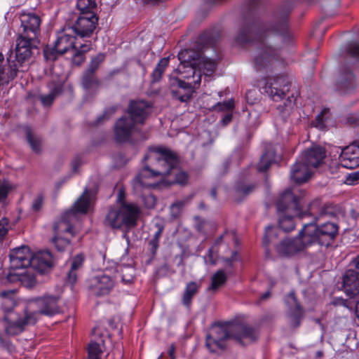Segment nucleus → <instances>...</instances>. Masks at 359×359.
<instances>
[{
    "label": "nucleus",
    "instance_id": "obj_1",
    "mask_svg": "<svg viewBox=\"0 0 359 359\" xmlns=\"http://www.w3.org/2000/svg\"><path fill=\"white\" fill-rule=\"evenodd\" d=\"M294 6V0H285L270 20L241 27L235 36V41L240 44H264L271 39L280 36L286 44L297 43L296 35L287 31L289 16Z\"/></svg>",
    "mask_w": 359,
    "mask_h": 359
},
{
    "label": "nucleus",
    "instance_id": "obj_2",
    "mask_svg": "<svg viewBox=\"0 0 359 359\" xmlns=\"http://www.w3.org/2000/svg\"><path fill=\"white\" fill-rule=\"evenodd\" d=\"M150 160L153 168L145 165L133 180V186L135 191L142 188L153 187L148 180L156 176H167L178 164V158L175 153L166 148H151L143 161Z\"/></svg>",
    "mask_w": 359,
    "mask_h": 359
},
{
    "label": "nucleus",
    "instance_id": "obj_3",
    "mask_svg": "<svg viewBox=\"0 0 359 359\" xmlns=\"http://www.w3.org/2000/svg\"><path fill=\"white\" fill-rule=\"evenodd\" d=\"M58 300L59 297L55 295H44L36 298L34 301L39 309L38 312L26 314L23 318H20L15 312H8L5 317V320L8 321L6 332L8 335L18 334L24 330V327L26 325L36 323L37 315L42 314L50 316L60 313Z\"/></svg>",
    "mask_w": 359,
    "mask_h": 359
},
{
    "label": "nucleus",
    "instance_id": "obj_4",
    "mask_svg": "<svg viewBox=\"0 0 359 359\" xmlns=\"http://www.w3.org/2000/svg\"><path fill=\"white\" fill-rule=\"evenodd\" d=\"M90 206V199L88 195V189L86 188L83 194L74 203L72 209L67 210L61 217V219L54 224L55 236L53 241L58 251H64L69 245V238L63 237L64 233H68L74 237L76 232L74 230L73 225L79 219V214H86Z\"/></svg>",
    "mask_w": 359,
    "mask_h": 359
},
{
    "label": "nucleus",
    "instance_id": "obj_5",
    "mask_svg": "<svg viewBox=\"0 0 359 359\" xmlns=\"http://www.w3.org/2000/svg\"><path fill=\"white\" fill-rule=\"evenodd\" d=\"M150 105L145 101L130 102L128 116L121 117L114 126L115 139L118 142L128 141L132 135L140 130L139 126L143 125L148 114Z\"/></svg>",
    "mask_w": 359,
    "mask_h": 359
},
{
    "label": "nucleus",
    "instance_id": "obj_6",
    "mask_svg": "<svg viewBox=\"0 0 359 359\" xmlns=\"http://www.w3.org/2000/svg\"><path fill=\"white\" fill-rule=\"evenodd\" d=\"M278 226L284 231H291L295 228L294 218H302L307 213L303 212L301 197L294 196L290 189H287L276 203Z\"/></svg>",
    "mask_w": 359,
    "mask_h": 359
},
{
    "label": "nucleus",
    "instance_id": "obj_7",
    "mask_svg": "<svg viewBox=\"0 0 359 359\" xmlns=\"http://www.w3.org/2000/svg\"><path fill=\"white\" fill-rule=\"evenodd\" d=\"M263 93L266 94L274 102L283 101V104L277 106L280 114H289L294 103V97H284L289 91L288 78L285 74L276 75L273 77H266L264 79L262 86Z\"/></svg>",
    "mask_w": 359,
    "mask_h": 359
},
{
    "label": "nucleus",
    "instance_id": "obj_8",
    "mask_svg": "<svg viewBox=\"0 0 359 359\" xmlns=\"http://www.w3.org/2000/svg\"><path fill=\"white\" fill-rule=\"evenodd\" d=\"M134 269L130 266H118L113 277L108 274L94 276L88 280V287L92 294L96 296L108 294L113 289L115 283L119 280L124 283H130Z\"/></svg>",
    "mask_w": 359,
    "mask_h": 359
},
{
    "label": "nucleus",
    "instance_id": "obj_9",
    "mask_svg": "<svg viewBox=\"0 0 359 359\" xmlns=\"http://www.w3.org/2000/svg\"><path fill=\"white\" fill-rule=\"evenodd\" d=\"M140 214V208L133 203H123L119 208H110L104 224L114 229L125 227L128 229L137 225Z\"/></svg>",
    "mask_w": 359,
    "mask_h": 359
},
{
    "label": "nucleus",
    "instance_id": "obj_10",
    "mask_svg": "<svg viewBox=\"0 0 359 359\" xmlns=\"http://www.w3.org/2000/svg\"><path fill=\"white\" fill-rule=\"evenodd\" d=\"M303 229L307 237L306 242L311 245L318 243L321 245L328 246L335 239L339 232V226L334 222H326L320 225L311 222L304 224Z\"/></svg>",
    "mask_w": 359,
    "mask_h": 359
},
{
    "label": "nucleus",
    "instance_id": "obj_11",
    "mask_svg": "<svg viewBox=\"0 0 359 359\" xmlns=\"http://www.w3.org/2000/svg\"><path fill=\"white\" fill-rule=\"evenodd\" d=\"M22 31L16 39V45H35L39 43L38 35L41 19L31 12H22L20 16Z\"/></svg>",
    "mask_w": 359,
    "mask_h": 359
},
{
    "label": "nucleus",
    "instance_id": "obj_12",
    "mask_svg": "<svg viewBox=\"0 0 359 359\" xmlns=\"http://www.w3.org/2000/svg\"><path fill=\"white\" fill-rule=\"evenodd\" d=\"M253 64L257 72L266 74L284 67V62L273 54L271 46H259L254 55Z\"/></svg>",
    "mask_w": 359,
    "mask_h": 359
},
{
    "label": "nucleus",
    "instance_id": "obj_13",
    "mask_svg": "<svg viewBox=\"0 0 359 359\" xmlns=\"http://www.w3.org/2000/svg\"><path fill=\"white\" fill-rule=\"evenodd\" d=\"M231 337L228 324L213 325L205 337V346L211 353H219L226 348V341Z\"/></svg>",
    "mask_w": 359,
    "mask_h": 359
},
{
    "label": "nucleus",
    "instance_id": "obj_14",
    "mask_svg": "<svg viewBox=\"0 0 359 359\" xmlns=\"http://www.w3.org/2000/svg\"><path fill=\"white\" fill-rule=\"evenodd\" d=\"M227 324L231 337L241 345H248L259 338V332L255 327L238 320L229 322Z\"/></svg>",
    "mask_w": 359,
    "mask_h": 359
},
{
    "label": "nucleus",
    "instance_id": "obj_15",
    "mask_svg": "<svg viewBox=\"0 0 359 359\" xmlns=\"http://www.w3.org/2000/svg\"><path fill=\"white\" fill-rule=\"evenodd\" d=\"M307 237L302 229L297 237L293 238H285L283 240L276 248V250L280 255L292 256L303 250L304 249L311 246L310 243H307Z\"/></svg>",
    "mask_w": 359,
    "mask_h": 359
},
{
    "label": "nucleus",
    "instance_id": "obj_16",
    "mask_svg": "<svg viewBox=\"0 0 359 359\" xmlns=\"http://www.w3.org/2000/svg\"><path fill=\"white\" fill-rule=\"evenodd\" d=\"M169 83L173 97L181 102H188L197 87L192 83L185 82L175 75L170 76Z\"/></svg>",
    "mask_w": 359,
    "mask_h": 359
},
{
    "label": "nucleus",
    "instance_id": "obj_17",
    "mask_svg": "<svg viewBox=\"0 0 359 359\" xmlns=\"http://www.w3.org/2000/svg\"><path fill=\"white\" fill-rule=\"evenodd\" d=\"M32 256L27 246L22 245L11 250L9 253L11 269L17 270L30 267Z\"/></svg>",
    "mask_w": 359,
    "mask_h": 359
},
{
    "label": "nucleus",
    "instance_id": "obj_18",
    "mask_svg": "<svg viewBox=\"0 0 359 359\" xmlns=\"http://www.w3.org/2000/svg\"><path fill=\"white\" fill-rule=\"evenodd\" d=\"M80 15L76 24L72 27L76 32V36L81 38L90 36L97 24L98 18L95 13H86Z\"/></svg>",
    "mask_w": 359,
    "mask_h": 359
},
{
    "label": "nucleus",
    "instance_id": "obj_19",
    "mask_svg": "<svg viewBox=\"0 0 359 359\" xmlns=\"http://www.w3.org/2000/svg\"><path fill=\"white\" fill-rule=\"evenodd\" d=\"M340 212L339 208L332 203L320 204V201H313L309 205V214L313 215L315 222L325 218L336 217Z\"/></svg>",
    "mask_w": 359,
    "mask_h": 359
},
{
    "label": "nucleus",
    "instance_id": "obj_20",
    "mask_svg": "<svg viewBox=\"0 0 359 359\" xmlns=\"http://www.w3.org/2000/svg\"><path fill=\"white\" fill-rule=\"evenodd\" d=\"M67 52L72 53L74 64L79 65L83 62V53L78 50L76 46H65L62 49H58V46H45L43 48V55L46 60H55Z\"/></svg>",
    "mask_w": 359,
    "mask_h": 359
},
{
    "label": "nucleus",
    "instance_id": "obj_21",
    "mask_svg": "<svg viewBox=\"0 0 359 359\" xmlns=\"http://www.w3.org/2000/svg\"><path fill=\"white\" fill-rule=\"evenodd\" d=\"M342 290L350 297L359 294V274L358 271L348 269L342 276Z\"/></svg>",
    "mask_w": 359,
    "mask_h": 359
},
{
    "label": "nucleus",
    "instance_id": "obj_22",
    "mask_svg": "<svg viewBox=\"0 0 359 359\" xmlns=\"http://www.w3.org/2000/svg\"><path fill=\"white\" fill-rule=\"evenodd\" d=\"M325 156L326 151L323 147L314 145L306 149L299 157L311 168H316L323 162Z\"/></svg>",
    "mask_w": 359,
    "mask_h": 359
},
{
    "label": "nucleus",
    "instance_id": "obj_23",
    "mask_svg": "<svg viewBox=\"0 0 359 359\" xmlns=\"http://www.w3.org/2000/svg\"><path fill=\"white\" fill-rule=\"evenodd\" d=\"M343 167L353 169L359 166V146L351 144L341 150L339 156Z\"/></svg>",
    "mask_w": 359,
    "mask_h": 359
},
{
    "label": "nucleus",
    "instance_id": "obj_24",
    "mask_svg": "<svg viewBox=\"0 0 359 359\" xmlns=\"http://www.w3.org/2000/svg\"><path fill=\"white\" fill-rule=\"evenodd\" d=\"M53 266V257L48 251H41L33 255L30 267L41 273L48 272Z\"/></svg>",
    "mask_w": 359,
    "mask_h": 359
},
{
    "label": "nucleus",
    "instance_id": "obj_25",
    "mask_svg": "<svg viewBox=\"0 0 359 359\" xmlns=\"http://www.w3.org/2000/svg\"><path fill=\"white\" fill-rule=\"evenodd\" d=\"M311 167L306 163H304L299 157L297 162L292 166L290 178L297 184L306 182L312 175Z\"/></svg>",
    "mask_w": 359,
    "mask_h": 359
},
{
    "label": "nucleus",
    "instance_id": "obj_26",
    "mask_svg": "<svg viewBox=\"0 0 359 359\" xmlns=\"http://www.w3.org/2000/svg\"><path fill=\"white\" fill-rule=\"evenodd\" d=\"M285 301L290 306L291 323L294 327H297L300 325L303 316V309L298 303L294 292L289 293Z\"/></svg>",
    "mask_w": 359,
    "mask_h": 359
},
{
    "label": "nucleus",
    "instance_id": "obj_27",
    "mask_svg": "<svg viewBox=\"0 0 359 359\" xmlns=\"http://www.w3.org/2000/svg\"><path fill=\"white\" fill-rule=\"evenodd\" d=\"M176 72L180 74V77L179 78L182 80V79H189L193 78L194 80L191 82L193 85L198 86L201 83V74H198L196 65L180 64Z\"/></svg>",
    "mask_w": 359,
    "mask_h": 359
},
{
    "label": "nucleus",
    "instance_id": "obj_28",
    "mask_svg": "<svg viewBox=\"0 0 359 359\" xmlns=\"http://www.w3.org/2000/svg\"><path fill=\"white\" fill-rule=\"evenodd\" d=\"M201 47L193 46L180 51L178 59L180 61V64L197 65L202 55Z\"/></svg>",
    "mask_w": 359,
    "mask_h": 359
},
{
    "label": "nucleus",
    "instance_id": "obj_29",
    "mask_svg": "<svg viewBox=\"0 0 359 359\" xmlns=\"http://www.w3.org/2000/svg\"><path fill=\"white\" fill-rule=\"evenodd\" d=\"M8 278L10 281L18 280L23 286L27 288H32L36 285V278L34 275L28 271L21 273L10 272Z\"/></svg>",
    "mask_w": 359,
    "mask_h": 359
},
{
    "label": "nucleus",
    "instance_id": "obj_30",
    "mask_svg": "<svg viewBox=\"0 0 359 359\" xmlns=\"http://www.w3.org/2000/svg\"><path fill=\"white\" fill-rule=\"evenodd\" d=\"M201 287V283L196 281L189 282L184 290L182 303L186 307H189L193 297L198 292Z\"/></svg>",
    "mask_w": 359,
    "mask_h": 359
},
{
    "label": "nucleus",
    "instance_id": "obj_31",
    "mask_svg": "<svg viewBox=\"0 0 359 359\" xmlns=\"http://www.w3.org/2000/svg\"><path fill=\"white\" fill-rule=\"evenodd\" d=\"M76 32L73 27H67L57 33L54 45H75Z\"/></svg>",
    "mask_w": 359,
    "mask_h": 359
},
{
    "label": "nucleus",
    "instance_id": "obj_32",
    "mask_svg": "<svg viewBox=\"0 0 359 359\" xmlns=\"http://www.w3.org/2000/svg\"><path fill=\"white\" fill-rule=\"evenodd\" d=\"M84 256L82 254L75 256L71 262V267L67 273V281L74 285L77 280L78 271L83 266Z\"/></svg>",
    "mask_w": 359,
    "mask_h": 359
},
{
    "label": "nucleus",
    "instance_id": "obj_33",
    "mask_svg": "<svg viewBox=\"0 0 359 359\" xmlns=\"http://www.w3.org/2000/svg\"><path fill=\"white\" fill-rule=\"evenodd\" d=\"M50 93L46 95H41L40 100L44 106L50 105L57 95L62 92V86L59 82L53 81L48 83Z\"/></svg>",
    "mask_w": 359,
    "mask_h": 359
},
{
    "label": "nucleus",
    "instance_id": "obj_34",
    "mask_svg": "<svg viewBox=\"0 0 359 359\" xmlns=\"http://www.w3.org/2000/svg\"><path fill=\"white\" fill-rule=\"evenodd\" d=\"M196 66L198 74L205 76H211L216 69V62L214 60L201 55Z\"/></svg>",
    "mask_w": 359,
    "mask_h": 359
},
{
    "label": "nucleus",
    "instance_id": "obj_35",
    "mask_svg": "<svg viewBox=\"0 0 359 359\" xmlns=\"http://www.w3.org/2000/svg\"><path fill=\"white\" fill-rule=\"evenodd\" d=\"M219 35L213 31H205L200 34L196 41V45H214L219 41Z\"/></svg>",
    "mask_w": 359,
    "mask_h": 359
},
{
    "label": "nucleus",
    "instance_id": "obj_36",
    "mask_svg": "<svg viewBox=\"0 0 359 359\" xmlns=\"http://www.w3.org/2000/svg\"><path fill=\"white\" fill-rule=\"evenodd\" d=\"M276 161L275 153L273 151H267L261 157L257 164V170L259 172H265L271 165Z\"/></svg>",
    "mask_w": 359,
    "mask_h": 359
},
{
    "label": "nucleus",
    "instance_id": "obj_37",
    "mask_svg": "<svg viewBox=\"0 0 359 359\" xmlns=\"http://www.w3.org/2000/svg\"><path fill=\"white\" fill-rule=\"evenodd\" d=\"M25 133L27 140L32 150L36 153L40 152L42 142L41 138L39 136L34 135L29 127L25 128Z\"/></svg>",
    "mask_w": 359,
    "mask_h": 359
},
{
    "label": "nucleus",
    "instance_id": "obj_38",
    "mask_svg": "<svg viewBox=\"0 0 359 359\" xmlns=\"http://www.w3.org/2000/svg\"><path fill=\"white\" fill-rule=\"evenodd\" d=\"M227 280V276L224 270L217 271L212 277L211 285L208 290H216L217 288L223 285Z\"/></svg>",
    "mask_w": 359,
    "mask_h": 359
},
{
    "label": "nucleus",
    "instance_id": "obj_39",
    "mask_svg": "<svg viewBox=\"0 0 359 359\" xmlns=\"http://www.w3.org/2000/svg\"><path fill=\"white\" fill-rule=\"evenodd\" d=\"M169 64V57H163L161 58L158 64L156 65L155 69H154L151 77L153 82H158L162 77L163 74L164 73L166 67Z\"/></svg>",
    "mask_w": 359,
    "mask_h": 359
},
{
    "label": "nucleus",
    "instance_id": "obj_40",
    "mask_svg": "<svg viewBox=\"0 0 359 359\" xmlns=\"http://www.w3.org/2000/svg\"><path fill=\"white\" fill-rule=\"evenodd\" d=\"M326 31V27L323 26L321 22L316 24L310 34V43H321V40Z\"/></svg>",
    "mask_w": 359,
    "mask_h": 359
},
{
    "label": "nucleus",
    "instance_id": "obj_41",
    "mask_svg": "<svg viewBox=\"0 0 359 359\" xmlns=\"http://www.w3.org/2000/svg\"><path fill=\"white\" fill-rule=\"evenodd\" d=\"M76 6L80 15H86V13H95L97 4L95 0H77Z\"/></svg>",
    "mask_w": 359,
    "mask_h": 359
},
{
    "label": "nucleus",
    "instance_id": "obj_42",
    "mask_svg": "<svg viewBox=\"0 0 359 359\" xmlns=\"http://www.w3.org/2000/svg\"><path fill=\"white\" fill-rule=\"evenodd\" d=\"M104 351V344L91 341L88 348V359H100Z\"/></svg>",
    "mask_w": 359,
    "mask_h": 359
},
{
    "label": "nucleus",
    "instance_id": "obj_43",
    "mask_svg": "<svg viewBox=\"0 0 359 359\" xmlns=\"http://www.w3.org/2000/svg\"><path fill=\"white\" fill-rule=\"evenodd\" d=\"M32 46H15V59L18 62L22 63L28 60L32 55Z\"/></svg>",
    "mask_w": 359,
    "mask_h": 359
},
{
    "label": "nucleus",
    "instance_id": "obj_44",
    "mask_svg": "<svg viewBox=\"0 0 359 359\" xmlns=\"http://www.w3.org/2000/svg\"><path fill=\"white\" fill-rule=\"evenodd\" d=\"M94 72L86 70L83 76L82 86L83 87L88 90L94 86H98L100 84L99 81L95 78Z\"/></svg>",
    "mask_w": 359,
    "mask_h": 359
},
{
    "label": "nucleus",
    "instance_id": "obj_45",
    "mask_svg": "<svg viewBox=\"0 0 359 359\" xmlns=\"http://www.w3.org/2000/svg\"><path fill=\"white\" fill-rule=\"evenodd\" d=\"M13 294V290H6V291H2L1 292H0V297H1L3 298H6L5 302L3 303V304H7L11 306V308H8V309H6L4 307L5 316H6V314H8V312H10V311L14 312L13 311V299L9 297V296ZM6 316H4V318ZM4 321L6 323V325H5V328H6V326L8 325V321H6L5 319H4Z\"/></svg>",
    "mask_w": 359,
    "mask_h": 359
},
{
    "label": "nucleus",
    "instance_id": "obj_46",
    "mask_svg": "<svg viewBox=\"0 0 359 359\" xmlns=\"http://www.w3.org/2000/svg\"><path fill=\"white\" fill-rule=\"evenodd\" d=\"M277 229L273 226L266 227L265 235L263 238V244L268 246L270 243L273 242V238L277 236Z\"/></svg>",
    "mask_w": 359,
    "mask_h": 359
},
{
    "label": "nucleus",
    "instance_id": "obj_47",
    "mask_svg": "<svg viewBox=\"0 0 359 359\" xmlns=\"http://www.w3.org/2000/svg\"><path fill=\"white\" fill-rule=\"evenodd\" d=\"M105 54L99 53L95 57L92 58L89 67L87 70L91 72H95L100 65L104 60Z\"/></svg>",
    "mask_w": 359,
    "mask_h": 359
},
{
    "label": "nucleus",
    "instance_id": "obj_48",
    "mask_svg": "<svg viewBox=\"0 0 359 359\" xmlns=\"http://www.w3.org/2000/svg\"><path fill=\"white\" fill-rule=\"evenodd\" d=\"M341 38L342 41H346V45H359V34L348 32L343 34Z\"/></svg>",
    "mask_w": 359,
    "mask_h": 359
},
{
    "label": "nucleus",
    "instance_id": "obj_49",
    "mask_svg": "<svg viewBox=\"0 0 359 359\" xmlns=\"http://www.w3.org/2000/svg\"><path fill=\"white\" fill-rule=\"evenodd\" d=\"M234 104L232 100L225 101L223 102H217L212 107L213 110L217 111H226L233 109Z\"/></svg>",
    "mask_w": 359,
    "mask_h": 359
},
{
    "label": "nucleus",
    "instance_id": "obj_50",
    "mask_svg": "<svg viewBox=\"0 0 359 359\" xmlns=\"http://www.w3.org/2000/svg\"><path fill=\"white\" fill-rule=\"evenodd\" d=\"M186 203L184 201H178L170 206V210L172 216L174 217H177L179 216L181 210L185 206Z\"/></svg>",
    "mask_w": 359,
    "mask_h": 359
},
{
    "label": "nucleus",
    "instance_id": "obj_51",
    "mask_svg": "<svg viewBox=\"0 0 359 359\" xmlns=\"http://www.w3.org/2000/svg\"><path fill=\"white\" fill-rule=\"evenodd\" d=\"M255 189L253 184H239L237 186L236 192L238 195L246 196L251 193Z\"/></svg>",
    "mask_w": 359,
    "mask_h": 359
},
{
    "label": "nucleus",
    "instance_id": "obj_52",
    "mask_svg": "<svg viewBox=\"0 0 359 359\" xmlns=\"http://www.w3.org/2000/svg\"><path fill=\"white\" fill-rule=\"evenodd\" d=\"M11 59V55H10L7 58V60L8 62H10ZM18 72V67L16 65V64H15L14 62H13L12 64L9 63V68H8V71L7 72L8 79V80L14 79L17 76Z\"/></svg>",
    "mask_w": 359,
    "mask_h": 359
},
{
    "label": "nucleus",
    "instance_id": "obj_53",
    "mask_svg": "<svg viewBox=\"0 0 359 359\" xmlns=\"http://www.w3.org/2000/svg\"><path fill=\"white\" fill-rule=\"evenodd\" d=\"M142 201L147 208H153L156 205V198L150 194H144L142 196Z\"/></svg>",
    "mask_w": 359,
    "mask_h": 359
},
{
    "label": "nucleus",
    "instance_id": "obj_54",
    "mask_svg": "<svg viewBox=\"0 0 359 359\" xmlns=\"http://www.w3.org/2000/svg\"><path fill=\"white\" fill-rule=\"evenodd\" d=\"M332 304L334 306H341L347 308L350 311L353 309V305L347 299H344L342 297H335L333 299Z\"/></svg>",
    "mask_w": 359,
    "mask_h": 359
},
{
    "label": "nucleus",
    "instance_id": "obj_55",
    "mask_svg": "<svg viewBox=\"0 0 359 359\" xmlns=\"http://www.w3.org/2000/svg\"><path fill=\"white\" fill-rule=\"evenodd\" d=\"M152 38V36L151 34H149L148 33H146L145 32H142L139 34L137 37L135 39V43H146L147 44H150L153 43V41L151 40Z\"/></svg>",
    "mask_w": 359,
    "mask_h": 359
},
{
    "label": "nucleus",
    "instance_id": "obj_56",
    "mask_svg": "<svg viewBox=\"0 0 359 359\" xmlns=\"http://www.w3.org/2000/svg\"><path fill=\"white\" fill-rule=\"evenodd\" d=\"M8 219L6 217L0 220V240H3L4 236L8 233Z\"/></svg>",
    "mask_w": 359,
    "mask_h": 359
},
{
    "label": "nucleus",
    "instance_id": "obj_57",
    "mask_svg": "<svg viewBox=\"0 0 359 359\" xmlns=\"http://www.w3.org/2000/svg\"><path fill=\"white\" fill-rule=\"evenodd\" d=\"M158 248H159L158 241L151 239L149 241L148 250L149 251L152 258H154L156 256Z\"/></svg>",
    "mask_w": 359,
    "mask_h": 359
},
{
    "label": "nucleus",
    "instance_id": "obj_58",
    "mask_svg": "<svg viewBox=\"0 0 359 359\" xmlns=\"http://www.w3.org/2000/svg\"><path fill=\"white\" fill-rule=\"evenodd\" d=\"M155 228L156 229V231L154 232V236L151 238L152 240L158 241L160 240V238L164 231V224L163 222H156L154 225Z\"/></svg>",
    "mask_w": 359,
    "mask_h": 359
},
{
    "label": "nucleus",
    "instance_id": "obj_59",
    "mask_svg": "<svg viewBox=\"0 0 359 359\" xmlns=\"http://www.w3.org/2000/svg\"><path fill=\"white\" fill-rule=\"evenodd\" d=\"M43 204V198L42 196L39 195L36 197L34 200L32 205V208L34 211H39L41 209Z\"/></svg>",
    "mask_w": 359,
    "mask_h": 359
},
{
    "label": "nucleus",
    "instance_id": "obj_60",
    "mask_svg": "<svg viewBox=\"0 0 359 359\" xmlns=\"http://www.w3.org/2000/svg\"><path fill=\"white\" fill-rule=\"evenodd\" d=\"M10 187L8 184H4L0 186V202H3L7 198Z\"/></svg>",
    "mask_w": 359,
    "mask_h": 359
},
{
    "label": "nucleus",
    "instance_id": "obj_61",
    "mask_svg": "<svg viewBox=\"0 0 359 359\" xmlns=\"http://www.w3.org/2000/svg\"><path fill=\"white\" fill-rule=\"evenodd\" d=\"M188 175L184 172H180L175 176V182L180 184H184L187 182Z\"/></svg>",
    "mask_w": 359,
    "mask_h": 359
},
{
    "label": "nucleus",
    "instance_id": "obj_62",
    "mask_svg": "<svg viewBox=\"0 0 359 359\" xmlns=\"http://www.w3.org/2000/svg\"><path fill=\"white\" fill-rule=\"evenodd\" d=\"M347 182L349 184H356L359 183V171L353 172L347 177Z\"/></svg>",
    "mask_w": 359,
    "mask_h": 359
},
{
    "label": "nucleus",
    "instance_id": "obj_63",
    "mask_svg": "<svg viewBox=\"0 0 359 359\" xmlns=\"http://www.w3.org/2000/svg\"><path fill=\"white\" fill-rule=\"evenodd\" d=\"M346 50L352 57H359V46H346Z\"/></svg>",
    "mask_w": 359,
    "mask_h": 359
},
{
    "label": "nucleus",
    "instance_id": "obj_64",
    "mask_svg": "<svg viewBox=\"0 0 359 359\" xmlns=\"http://www.w3.org/2000/svg\"><path fill=\"white\" fill-rule=\"evenodd\" d=\"M256 93L255 90H250L246 93V100L248 103L253 104L256 102V99H252L254 95Z\"/></svg>",
    "mask_w": 359,
    "mask_h": 359
}]
</instances>
